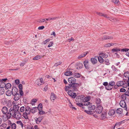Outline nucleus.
<instances>
[{
  "label": "nucleus",
  "mask_w": 129,
  "mask_h": 129,
  "mask_svg": "<svg viewBox=\"0 0 129 129\" xmlns=\"http://www.w3.org/2000/svg\"><path fill=\"white\" fill-rule=\"evenodd\" d=\"M13 108L14 112H17L18 111L19 107V106L17 105H14Z\"/></svg>",
  "instance_id": "obj_16"
},
{
  "label": "nucleus",
  "mask_w": 129,
  "mask_h": 129,
  "mask_svg": "<svg viewBox=\"0 0 129 129\" xmlns=\"http://www.w3.org/2000/svg\"><path fill=\"white\" fill-rule=\"evenodd\" d=\"M109 86H108V88H109V90H111L113 88L114 89V87L116 85H115V82L114 81H111L109 82Z\"/></svg>",
  "instance_id": "obj_5"
},
{
  "label": "nucleus",
  "mask_w": 129,
  "mask_h": 129,
  "mask_svg": "<svg viewBox=\"0 0 129 129\" xmlns=\"http://www.w3.org/2000/svg\"><path fill=\"white\" fill-rule=\"evenodd\" d=\"M62 63V62L60 61L55 63V64L54 66L57 67L58 66L61 64Z\"/></svg>",
  "instance_id": "obj_57"
},
{
  "label": "nucleus",
  "mask_w": 129,
  "mask_h": 129,
  "mask_svg": "<svg viewBox=\"0 0 129 129\" xmlns=\"http://www.w3.org/2000/svg\"><path fill=\"white\" fill-rule=\"evenodd\" d=\"M12 95H15L18 93V90L17 88L15 86H13L12 89Z\"/></svg>",
  "instance_id": "obj_9"
},
{
  "label": "nucleus",
  "mask_w": 129,
  "mask_h": 129,
  "mask_svg": "<svg viewBox=\"0 0 129 129\" xmlns=\"http://www.w3.org/2000/svg\"><path fill=\"white\" fill-rule=\"evenodd\" d=\"M111 68L112 69V70L113 71L116 72L117 71V69L114 66H112Z\"/></svg>",
  "instance_id": "obj_54"
},
{
  "label": "nucleus",
  "mask_w": 129,
  "mask_h": 129,
  "mask_svg": "<svg viewBox=\"0 0 129 129\" xmlns=\"http://www.w3.org/2000/svg\"><path fill=\"white\" fill-rule=\"evenodd\" d=\"M98 57V59L99 62L101 63H102L104 61V60L102 58V57L101 56H100L98 57Z\"/></svg>",
  "instance_id": "obj_23"
},
{
  "label": "nucleus",
  "mask_w": 129,
  "mask_h": 129,
  "mask_svg": "<svg viewBox=\"0 0 129 129\" xmlns=\"http://www.w3.org/2000/svg\"><path fill=\"white\" fill-rule=\"evenodd\" d=\"M95 102L97 106L101 105V100L100 98H96L95 99Z\"/></svg>",
  "instance_id": "obj_19"
},
{
  "label": "nucleus",
  "mask_w": 129,
  "mask_h": 129,
  "mask_svg": "<svg viewBox=\"0 0 129 129\" xmlns=\"http://www.w3.org/2000/svg\"><path fill=\"white\" fill-rule=\"evenodd\" d=\"M115 113V110L113 109L110 110L108 112V114L110 116H112L114 115Z\"/></svg>",
  "instance_id": "obj_18"
},
{
  "label": "nucleus",
  "mask_w": 129,
  "mask_h": 129,
  "mask_svg": "<svg viewBox=\"0 0 129 129\" xmlns=\"http://www.w3.org/2000/svg\"><path fill=\"white\" fill-rule=\"evenodd\" d=\"M80 96V99H81V102H84L85 101V97L83 95H81Z\"/></svg>",
  "instance_id": "obj_37"
},
{
  "label": "nucleus",
  "mask_w": 129,
  "mask_h": 129,
  "mask_svg": "<svg viewBox=\"0 0 129 129\" xmlns=\"http://www.w3.org/2000/svg\"><path fill=\"white\" fill-rule=\"evenodd\" d=\"M84 53L82 54H81L79 56H78V59H80L81 58H82L84 57L85 56L84 55Z\"/></svg>",
  "instance_id": "obj_63"
},
{
  "label": "nucleus",
  "mask_w": 129,
  "mask_h": 129,
  "mask_svg": "<svg viewBox=\"0 0 129 129\" xmlns=\"http://www.w3.org/2000/svg\"><path fill=\"white\" fill-rule=\"evenodd\" d=\"M31 109H30V108L28 106L26 107L25 109V112H27L29 111H31Z\"/></svg>",
  "instance_id": "obj_48"
},
{
  "label": "nucleus",
  "mask_w": 129,
  "mask_h": 129,
  "mask_svg": "<svg viewBox=\"0 0 129 129\" xmlns=\"http://www.w3.org/2000/svg\"><path fill=\"white\" fill-rule=\"evenodd\" d=\"M73 75L74 77L76 78H79L80 77L81 75L79 73H74Z\"/></svg>",
  "instance_id": "obj_28"
},
{
  "label": "nucleus",
  "mask_w": 129,
  "mask_h": 129,
  "mask_svg": "<svg viewBox=\"0 0 129 129\" xmlns=\"http://www.w3.org/2000/svg\"><path fill=\"white\" fill-rule=\"evenodd\" d=\"M114 45L113 43H108L107 44H106L104 45V47H110L111 46H112Z\"/></svg>",
  "instance_id": "obj_44"
},
{
  "label": "nucleus",
  "mask_w": 129,
  "mask_h": 129,
  "mask_svg": "<svg viewBox=\"0 0 129 129\" xmlns=\"http://www.w3.org/2000/svg\"><path fill=\"white\" fill-rule=\"evenodd\" d=\"M96 14L99 15V16H104L106 18H107V15L106 14H103L102 13L99 12H96Z\"/></svg>",
  "instance_id": "obj_33"
},
{
  "label": "nucleus",
  "mask_w": 129,
  "mask_h": 129,
  "mask_svg": "<svg viewBox=\"0 0 129 129\" xmlns=\"http://www.w3.org/2000/svg\"><path fill=\"white\" fill-rule=\"evenodd\" d=\"M8 111V108L6 107H3L2 109V111L3 113L4 114H6Z\"/></svg>",
  "instance_id": "obj_15"
},
{
  "label": "nucleus",
  "mask_w": 129,
  "mask_h": 129,
  "mask_svg": "<svg viewBox=\"0 0 129 129\" xmlns=\"http://www.w3.org/2000/svg\"><path fill=\"white\" fill-rule=\"evenodd\" d=\"M42 109H41L40 110H39V111L38 112L39 113L40 115H43L45 114V112L43 111L42 110Z\"/></svg>",
  "instance_id": "obj_46"
},
{
  "label": "nucleus",
  "mask_w": 129,
  "mask_h": 129,
  "mask_svg": "<svg viewBox=\"0 0 129 129\" xmlns=\"http://www.w3.org/2000/svg\"><path fill=\"white\" fill-rule=\"evenodd\" d=\"M41 56H40V55H38V56H36L34 57L33 59V60H38L39 59H40L41 58Z\"/></svg>",
  "instance_id": "obj_45"
},
{
  "label": "nucleus",
  "mask_w": 129,
  "mask_h": 129,
  "mask_svg": "<svg viewBox=\"0 0 129 129\" xmlns=\"http://www.w3.org/2000/svg\"><path fill=\"white\" fill-rule=\"evenodd\" d=\"M56 98V95L54 94L53 92H51L50 96L51 100L52 99V100H54Z\"/></svg>",
  "instance_id": "obj_20"
},
{
  "label": "nucleus",
  "mask_w": 129,
  "mask_h": 129,
  "mask_svg": "<svg viewBox=\"0 0 129 129\" xmlns=\"http://www.w3.org/2000/svg\"><path fill=\"white\" fill-rule=\"evenodd\" d=\"M16 123L17 124H19V123H20V125H21L22 127H23V124L21 121H17Z\"/></svg>",
  "instance_id": "obj_58"
},
{
  "label": "nucleus",
  "mask_w": 129,
  "mask_h": 129,
  "mask_svg": "<svg viewBox=\"0 0 129 129\" xmlns=\"http://www.w3.org/2000/svg\"><path fill=\"white\" fill-rule=\"evenodd\" d=\"M64 75L66 76H69L70 75H73V73L71 71H67L64 73Z\"/></svg>",
  "instance_id": "obj_25"
},
{
  "label": "nucleus",
  "mask_w": 129,
  "mask_h": 129,
  "mask_svg": "<svg viewBox=\"0 0 129 129\" xmlns=\"http://www.w3.org/2000/svg\"><path fill=\"white\" fill-rule=\"evenodd\" d=\"M38 110L37 107H33L31 109V112L32 114H34L35 112H37Z\"/></svg>",
  "instance_id": "obj_32"
},
{
  "label": "nucleus",
  "mask_w": 129,
  "mask_h": 129,
  "mask_svg": "<svg viewBox=\"0 0 129 129\" xmlns=\"http://www.w3.org/2000/svg\"><path fill=\"white\" fill-rule=\"evenodd\" d=\"M43 118V116H42L41 117H39L38 118H36L35 119L36 123L38 124L40 123L42 121Z\"/></svg>",
  "instance_id": "obj_11"
},
{
  "label": "nucleus",
  "mask_w": 129,
  "mask_h": 129,
  "mask_svg": "<svg viewBox=\"0 0 129 129\" xmlns=\"http://www.w3.org/2000/svg\"><path fill=\"white\" fill-rule=\"evenodd\" d=\"M5 115L6 116V118L7 120L9 119L12 116V113H9L8 112L7 113V114H5Z\"/></svg>",
  "instance_id": "obj_26"
},
{
  "label": "nucleus",
  "mask_w": 129,
  "mask_h": 129,
  "mask_svg": "<svg viewBox=\"0 0 129 129\" xmlns=\"http://www.w3.org/2000/svg\"><path fill=\"white\" fill-rule=\"evenodd\" d=\"M99 54L100 55H101V56L103 58H106L107 57V56L106 55L105 53H103L102 52L100 53Z\"/></svg>",
  "instance_id": "obj_40"
},
{
  "label": "nucleus",
  "mask_w": 129,
  "mask_h": 129,
  "mask_svg": "<svg viewBox=\"0 0 129 129\" xmlns=\"http://www.w3.org/2000/svg\"><path fill=\"white\" fill-rule=\"evenodd\" d=\"M6 86V84L5 82H0V87L4 88Z\"/></svg>",
  "instance_id": "obj_39"
},
{
  "label": "nucleus",
  "mask_w": 129,
  "mask_h": 129,
  "mask_svg": "<svg viewBox=\"0 0 129 129\" xmlns=\"http://www.w3.org/2000/svg\"><path fill=\"white\" fill-rule=\"evenodd\" d=\"M23 116L25 119H28V116L27 115H26L25 114V115L24 113L23 114Z\"/></svg>",
  "instance_id": "obj_62"
},
{
  "label": "nucleus",
  "mask_w": 129,
  "mask_h": 129,
  "mask_svg": "<svg viewBox=\"0 0 129 129\" xmlns=\"http://www.w3.org/2000/svg\"><path fill=\"white\" fill-rule=\"evenodd\" d=\"M15 82L17 85L19 84L20 83L19 80L18 79L15 80Z\"/></svg>",
  "instance_id": "obj_64"
},
{
  "label": "nucleus",
  "mask_w": 129,
  "mask_h": 129,
  "mask_svg": "<svg viewBox=\"0 0 129 129\" xmlns=\"http://www.w3.org/2000/svg\"><path fill=\"white\" fill-rule=\"evenodd\" d=\"M23 101L25 104H26L27 102V101L26 98L25 97H23Z\"/></svg>",
  "instance_id": "obj_60"
},
{
  "label": "nucleus",
  "mask_w": 129,
  "mask_h": 129,
  "mask_svg": "<svg viewBox=\"0 0 129 129\" xmlns=\"http://www.w3.org/2000/svg\"><path fill=\"white\" fill-rule=\"evenodd\" d=\"M90 60L91 62L94 64H95L97 61V59L94 58H91Z\"/></svg>",
  "instance_id": "obj_27"
},
{
  "label": "nucleus",
  "mask_w": 129,
  "mask_h": 129,
  "mask_svg": "<svg viewBox=\"0 0 129 129\" xmlns=\"http://www.w3.org/2000/svg\"><path fill=\"white\" fill-rule=\"evenodd\" d=\"M103 109V107L101 105L98 106V107H96L95 110L96 113L99 114L102 113Z\"/></svg>",
  "instance_id": "obj_6"
},
{
  "label": "nucleus",
  "mask_w": 129,
  "mask_h": 129,
  "mask_svg": "<svg viewBox=\"0 0 129 129\" xmlns=\"http://www.w3.org/2000/svg\"><path fill=\"white\" fill-rule=\"evenodd\" d=\"M6 95L8 96H10L12 94V91H11L9 90H8L6 92Z\"/></svg>",
  "instance_id": "obj_35"
},
{
  "label": "nucleus",
  "mask_w": 129,
  "mask_h": 129,
  "mask_svg": "<svg viewBox=\"0 0 129 129\" xmlns=\"http://www.w3.org/2000/svg\"><path fill=\"white\" fill-rule=\"evenodd\" d=\"M84 112H86L87 114L90 115L93 114L94 113V111L93 112L90 111H88L87 110H85L84 111Z\"/></svg>",
  "instance_id": "obj_31"
},
{
  "label": "nucleus",
  "mask_w": 129,
  "mask_h": 129,
  "mask_svg": "<svg viewBox=\"0 0 129 129\" xmlns=\"http://www.w3.org/2000/svg\"><path fill=\"white\" fill-rule=\"evenodd\" d=\"M23 85L21 84H19L18 85V87L19 88V90H22Z\"/></svg>",
  "instance_id": "obj_61"
},
{
  "label": "nucleus",
  "mask_w": 129,
  "mask_h": 129,
  "mask_svg": "<svg viewBox=\"0 0 129 129\" xmlns=\"http://www.w3.org/2000/svg\"><path fill=\"white\" fill-rule=\"evenodd\" d=\"M125 81L123 80V79L122 81H118L116 83V84L114 86V89H117L119 87H121L123 88H126L125 86L126 83Z\"/></svg>",
  "instance_id": "obj_1"
},
{
  "label": "nucleus",
  "mask_w": 129,
  "mask_h": 129,
  "mask_svg": "<svg viewBox=\"0 0 129 129\" xmlns=\"http://www.w3.org/2000/svg\"><path fill=\"white\" fill-rule=\"evenodd\" d=\"M68 85L70 87V90L73 91H78L77 87H79L80 85L78 83H70L68 84Z\"/></svg>",
  "instance_id": "obj_2"
},
{
  "label": "nucleus",
  "mask_w": 129,
  "mask_h": 129,
  "mask_svg": "<svg viewBox=\"0 0 129 129\" xmlns=\"http://www.w3.org/2000/svg\"><path fill=\"white\" fill-rule=\"evenodd\" d=\"M14 96L13 99L15 101H17L20 99L21 96L20 95L19 93H17L15 95H13Z\"/></svg>",
  "instance_id": "obj_12"
},
{
  "label": "nucleus",
  "mask_w": 129,
  "mask_h": 129,
  "mask_svg": "<svg viewBox=\"0 0 129 129\" xmlns=\"http://www.w3.org/2000/svg\"><path fill=\"white\" fill-rule=\"evenodd\" d=\"M14 117L17 120H19L22 117V115L21 114H18L16 113L17 112H14Z\"/></svg>",
  "instance_id": "obj_10"
},
{
  "label": "nucleus",
  "mask_w": 129,
  "mask_h": 129,
  "mask_svg": "<svg viewBox=\"0 0 129 129\" xmlns=\"http://www.w3.org/2000/svg\"><path fill=\"white\" fill-rule=\"evenodd\" d=\"M76 66H77V69H81L83 67V64L80 62H77L76 63Z\"/></svg>",
  "instance_id": "obj_14"
},
{
  "label": "nucleus",
  "mask_w": 129,
  "mask_h": 129,
  "mask_svg": "<svg viewBox=\"0 0 129 129\" xmlns=\"http://www.w3.org/2000/svg\"><path fill=\"white\" fill-rule=\"evenodd\" d=\"M7 80H8H8L7 78L2 79H0V82H6Z\"/></svg>",
  "instance_id": "obj_53"
},
{
  "label": "nucleus",
  "mask_w": 129,
  "mask_h": 129,
  "mask_svg": "<svg viewBox=\"0 0 129 129\" xmlns=\"http://www.w3.org/2000/svg\"><path fill=\"white\" fill-rule=\"evenodd\" d=\"M58 18H59V17H52V18H49V20H55L58 19Z\"/></svg>",
  "instance_id": "obj_56"
},
{
  "label": "nucleus",
  "mask_w": 129,
  "mask_h": 129,
  "mask_svg": "<svg viewBox=\"0 0 129 129\" xmlns=\"http://www.w3.org/2000/svg\"><path fill=\"white\" fill-rule=\"evenodd\" d=\"M88 109L90 110H94L95 108V106L94 105H92V104L88 106Z\"/></svg>",
  "instance_id": "obj_21"
},
{
  "label": "nucleus",
  "mask_w": 129,
  "mask_h": 129,
  "mask_svg": "<svg viewBox=\"0 0 129 129\" xmlns=\"http://www.w3.org/2000/svg\"><path fill=\"white\" fill-rule=\"evenodd\" d=\"M119 104L121 107L124 108L125 110L126 111H127L126 104L124 100H121Z\"/></svg>",
  "instance_id": "obj_3"
},
{
  "label": "nucleus",
  "mask_w": 129,
  "mask_h": 129,
  "mask_svg": "<svg viewBox=\"0 0 129 129\" xmlns=\"http://www.w3.org/2000/svg\"><path fill=\"white\" fill-rule=\"evenodd\" d=\"M122 109L121 108H118L116 110V113L118 114H121L122 112Z\"/></svg>",
  "instance_id": "obj_24"
},
{
  "label": "nucleus",
  "mask_w": 129,
  "mask_h": 129,
  "mask_svg": "<svg viewBox=\"0 0 129 129\" xmlns=\"http://www.w3.org/2000/svg\"><path fill=\"white\" fill-rule=\"evenodd\" d=\"M11 84L9 83H8L6 84V86L5 87L6 89H8L11 88Z\"/></svg>",
  "instance_id": "obj_34"
},
{
  "label": "nucleus",
  "mask_w": 129,
  "mask_h": 129,
  "mask_svg": "<svg viewBox=\"0 0 129 129\" xmlns=\"http://www.w3.org/2000/svg\"><path fill=\"white\" fill-rule=\"evenodd\" d=\"M11 129H16V124L14 123H13L10 125Z\"/></svg>",
  "instance_id": "obj_38"
},
{
  "label": "nucleus",
  "mask_w": 129,
  "mask_h": 129,
  "mask_svg": "<svg viewBox=\"0 0 129 129\" xmlns=\"http://www.w3.org/2000/svg\"><path fill=\"white\" fill-rule=\"evenodd\" d=\"M80 98V96H78L76 97L75 100V101L77 102V103H79L80 102L81 103H82L81 101V99Z\"/></svg>",
  "instance_id": "obj_29"
},
{
  "label": "nucleus",
  "mask_w": 129,
  "mask_h": 129,
  "mask_svg": "<svg viewBox=\"0 0 129 129\" xmlns=\"http://www.w3.org/2000/svg\"><path fill=\"white\" fill-rule=\"evenodd\" d=\"M120 51V49L119 48H115L112 49L111 51L112 53H114L115 52H117L118 51Z\"/></svg>",
  "instance_id": "obj_30"
},
{
  "label": "nucleus",
  "mask_w": 129,
  "mask_h": 129,
  "mask_svg": "<svg viewBox=\"0 0 129 129\" xmlns=\"http://www.w3.org/2000/svg\"><path fill=\"white\" fill-rule=\"evenodd\" d=\"M107 112L103 111L101 114V120H103L106 118H107Z\"/></svg>",
  "instance_id": "obj_7"
},
{
  "label": "nucleus",
  "mask_w": 129,
  "mask_h": 129,
  "mask_svg": "<svg viewBox=\"0 0 129 129\" xmlns=\"http://www.w3.org/2000/svg\"><path fill=\"white\" fill-rule=\"evenodd\" d=\"M125 120H124L119 122H116L115 124V126H120L122 124L124 123L125 122Z\"/></svg>",
  "instance_id": "obj_22"
},
{
  "label": "nucleus",
  "mask_w": 129,
  "mask_h": 129,
  "mask_svg": "<svg viewBox=\"0 0 129 129\" xmlns=\"http://www.w3.org/2000/svg\"><path fill=\"white\" fill-rule=\"evenodd\" d=\"M25 109V107L23 106L20 108V111L21 112H24Z\"/></svg>",
  "instance_id": "obj_59"
},
{
  "label": "nucleus",
  "mask_w": 129,
  "mask_h": 129,
  "mask_svg": "<svg viewBox=\"0 0 129 129\" xmlns=\"http://www.w3.org/2000/svg\"><path fill=\"white\" fill-rule=\"evenodd\" d=\"M37 108L38 110H40V109H42L43 108V106L42 104L40 103L38 105V107H37Z\"/></svg>",
  "instance_id": "obj_47"
},
{
  "label": "nucleus",
  "mask_w": 129,
  "mask_h": 129,
  "mask_svg": "<svg viewBox=\"0 0 129 129\" xmlns=\"http://www.w3.org/2000/svg\"><path fill=\"white\" fill-rule=\"evenodd\" d=\"M103 85L105 86V89L107 90H109V88H108V86H109V84H108V83L107 82H104L103 84Z\"/></svg>",
  "instance_id": "obj_17"
},
{
  "label": "nucleus",
  "mask_w": 129,
  "mask_h": 129,
  "mask_svg": "<svg viewBox=\"0 0 129 129\" xmlns=\"http://www.w3.org/2000/svg\"><path fill=\"white\" fill-rule=\"evenodd\" d=\"M91 98V96H86V97H85V101H89L90 100Z\"/></svg>",
  "instance_id": "obj_51"
},
{
  "label": "nucleus",
  "mask_w": 129,
  "mask_h": 129,
  "mask_svg": "<svg viewBox=\"0 0 129 129\" xmlns=\"http://www.w3.org/2000/svg\"><path fill=\"white\" fill-rule=\"evenodd\" d=\"M92 104L90 102H88V101H86L84 102V106H88L90 105H91Z\"/></svg>",
  "instance_id": "obj_42"
},
{
  "label": "nucleus",
  "mask_w": 129,
  "mask_h": 129,
  "mask_svg": "<svg viewBox=\"0 0 129 129\" xmlns=\"http://www.w3.org/2000/svg\"><path fill=\"white\" fill-rule=\"evenodd\" d=\"M73 91L71 90H69L68 92V93L70 97L74 99L77 96L76 93L74 92Z\"/></svg>",
  "instance_id": "obj_4"
},
{
  "label": "nucleus",
  "mask_w": 129,
  "mask_h": 129,
  "mask_svg": "<svg viewBox=\"0 0 129 129\" xmlns=\"http://www.w3.org/2000/svg\"><path fill=\"white\" fill-rule=\"evenodd\" d=\"M104 62L106 65H108L110 64V63L109 62V60L108 59H105L104 60Z\"/></svg>",
  "instance_id": "obj_41"
},
{
  "label": "nucleus",
  "mask_w": 129,
  "mask_h": 129,
  "mask_svg": "<svg viewBox=\"0 0 129 129\" xmlns=\"http://www.w3.org/2000/svg\"><path fill=\"white\" fill-rule=\"evenodd\" d=\"M64 89L66 91H67L68 90H70V87L69 86H66L64 87Z\"/></svg>",
  "instance_id": "obj_50"
},
{
  "label": "nucleus",
  "mask_w": 129,
  "mask_h": 129,
  "mask_svg": "<svg viewBox=\"0 0 129 129\" xmlns=\"http://www.w3.org/2000/svg\"><path fill=\"white\" fill-rule=\"evenodd\" d=\"M129 50V49L125 48H123L121 49V51L123 52H126L128 51Z\"/></svg>",
  "instance_id": "obj_49"
},
{
  "label": "nucleus",
  "mask_w": 129,
  "mask_h": 129,
  "mask_svg": "<svg viewBox=\"0 0 129 129\" xmlns=\"http://www.w3.org/2000/svg\"><path fill=\"white\" fill-rule=\"evenodd\" d=\"M68 81L70 83H76V80L74 77H71L68 79Z\"/></svg>",
  "instance_id": "obj_8"
},
{
  "label": "nucleus",
  "mask_w": 129,
  "mask_h": 129,
  "mask_svg": "<svg viewBox=\"0 0 129 129\" xmlns=\"http://www.w3.org/2000/svg\"><path fill=\"white\" fill-rule=\"evenodd\" d=\"M124 76L125 78H128L129 77V72L127 71L124 73Z\"/></svg>",
  "instance_id": "obj_43"
},
{
  "label": "nucleus",
  "mask_w": 129,
  "mask_h": 129,
  "mask_svg": "<svg viewBox=\"0 0 129 129\" xmlns=\"http://www.w3.org/2000/svg\"><path fill=\"white\" fill-rule=\"evenodd\" d=\"M19 94L21 96H22L23 95L24 93L23 91L22 90H19Z\"/></svg>",
  "instance_id": "obj_55"
},
{
  "label": "nucleus",
  "mask_w": 129,
  "mask_h": 129,
  "mask_svg": "<svg viewBox=\"0 0 129 129\" xmlns=\"http://www.w3.org/2000/svg\"><path fill=\"white\" fill-rule=\"evenodd\" d=\"M126 95L124 93L122 94L121 96V98L123 99L122 100H126Z\"/></svg>",
  "instance_id": "obj_52"
},
{
  "label": "nucleus",
  "mask_w": 129,
  "mask_h": 129,
  "mask_svg": "<svg viewBox=\"0 0 129 129\" xmlns=\"http://www.w3.org/2000/svg\"><path fill=\"white\" fill-rule=\"evenodd\" d=\"M112 37L110 36H104L100 38V40L102 41L108 39H111Z\"/></svg>",
  "instance_id": "obj_13"
},
{
  "label": "nucleus",
  "mask_w": 129,
  "mask_h": 129,
  "mask_svg": "<svg viewBox=\"0 0 129 129\" xmlns=\"http://www.w3.org/2000/svg\"><path fill=\"white\" fill-rule=\"evenodd\" d=\"M0 95H2L4 93L5 89L3 88L0 87Z\"/></svg>",
  "instance_id": "obj_36"
}]
</instances>
